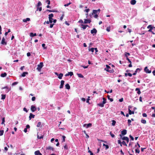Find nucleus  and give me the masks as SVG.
<instances>
[{
	"mask_svg": "<svg viewBox=\"0 0 155 155\" xmlns=\"http://www.w3.org/2000/svg\"><path fill=\"white\" fill-rule=\"evenodd\" d=\"M88 152L90 153V155H94L93 154V153L91 151L89 150Z\"/></svg>",
	"mask_w": 155,
	"mask_h": 155,
	"instance_id": "nucleus-64",
	"label": "nucleus"
},
{
	"mask_svg": "<svg viewBox=\"0 0 155 155\" xmlns=\"http://www.w3.org/2000/svg\"><path fill=\"white\" fill-rule=\"evenodd\" d=\"M69 75H70L71 76L72 75H73V72H68Z\"/></svg>",
	"mask_w": 155,
	"mask_h": 155,
	"instance_id": "nucleus-54",
	"label": "nucleus"
},
{
	"mask_svg": "<svg viewBox=\"0 0 155 155\" xmlns=\"http://www.w3.org/2000/svg\"><path fill=\"white\" fill-rule=\"evenodd\" d=\"M63 74L62 73H60L59 74H58V78L59 79H62V77H63Z\"/></svg>",
	"mask_w": 155,
	"mask_h": 155,
	"instance_id": "nucleus-24",
	"label": "nucleus"
},
{
	"mask_svg": "<svg viewBox=\"0 0 155 155\" xmlns=\"http://www.w3.org/2000/svg\"><path fill=\"white\" fill-rule=\"evenodd\" d=\"M91 22V20L88 19H85L84 22V23L87 24L90 23Z\"/></svg>",
	"mask_w": 155,
	"mask_h": 155,
	"instance_id": "nucleus-7",
	"label": "nucleus"
},
{
	"mask_svg": "<svg viewBox=\"0 0 155 155\" xmlns=\"http://www.w3.org/2000/svg\"><path fill=\"white\" fill-rule=\"evenodd\" d=\"M145 71L147 73H151V71L149 70V69H148L147 67H146L144 68V69Z\"/></svg>",
	"mask_w": 155,
	"mask_h": 155,
	"instance_id": "nucleus-4",
	"label": "nucleus"
},
{
	"mask_svg": "<svg viewBox=\"0 0 155 155\" xmlns=\"http://www.w3.org/2000/svg\"><path fill=\"white\" fill-rule=\"evenodd\" d=\"M77 75L78 77L80 78H83L84 77L83 75L81 74H78Z\"/></svg>",
	"mask_w": 155,
	"mask_h": 155,
	"instance_id": "nucleus-33",
	"label": "nucleus"
},
{
	"mask_svg": "<svg viewBox=\"0 0 155 155\" xmlns=\"http://www.w3.org/2000/svg\"><path fill=\"white\" fill-rule=\"evenodd\" d=\"M121 139L124 140H125L126 141L127 143H128L129 142V139L127 137H122Z\"/></svg>",
	"mask_w": 155,
	"mask_h": 155,
	"instance_id": "nucleus-10",
	"label": "nucleus"
},
{
	"mask_svg": "<svg viewBox=\"0 0 155 155\" xmlns=\"http://www.w3.org/2000/svg\"><path fill=\"white\" fill-rule=\"evenodd\" d=\"M71 4V2H69V3L67 4H65L64 5V6L65 7H66V6H68L69 5H70Z\"/></svg>",
	"mask_w": 155,
	"mask_h": 155,
	"instance_id": "nucleus-56",
	"label": "nucleus"
},
{
	"mask_svg": "<svg viewBox=\"0 0 155 155\" xmlns=\"http://www.w3.org/2000/svg\"><path fill=\"white\" fill-rule=\"evenodd\" d=\"M129 114L130 115H131V114H134V111H131V110L129 109Z\"/></svg>",
	"mask_w": 155,
	"mask_h": 155,
	"instance_id": "nucleus-27",
	"label": "nucleus"
},
{
	"mask_svg": "<svg viewBox=\"0 0 155 155\" xmlns=\"http://www.w3.org/2000/svg\"><path fill=\"white\" fill-rule=\"evenodd\" d=\"M143 117H146L147 116V114L146 113H143L142 114Z\"/></svg>",
	"mask_w": 155,
	"mask_h": 155,
	"instance_id": "nucleus-63",
	"label": "nucleus"
},
{
	"mask_svg": "<svg viewBox=\"0 0 155 155\" xmlns=\"http://www.w3.org/2000/svg\"><path fill=\"white\" fill-rule=\"evenodd\" d=\"M46 149L52 150V151H54V149L53 147L50 146H49L48 147H47Z\"/></svg>",
	"mask_w": 155,
	"mask_h": 155,
	"instance_id": "nucleus-16",
	"label": "nucleus"
},
{
	"mask_svg": "<svg viewBox=\"0 0 155 155\" xmlns=\"http://www.w3.org/2000/svg\"><path fill=\"white\" fill-rule=\"evenodd\" d=\"M1 44L3 45H6L7 42L5 41V39L4 37H3L2 38L1 41Z\"/></svg>",
	"mask_w": 155,
	"mask_h": 155,
	"instance_id": "nucleus-8",
	"label": "nucleus"
},
{
	"mask_svg": "<svg viewBox=\"0 0 155 155\" xmlns=\"http://www.w3.org/2000/svg\"><path fill=\"white\" fill-rule=\"evenodd\" d=\"M7 74L5 72L4 73H2L1 74V76L2 77H4L6 76Z\"/></svg>",
	"mask_w": 155,
	"mask_h": 155,
	"instance_id": "nucleus-28",
	"label": "nucleus"
},
{
	"mask_svg": "<svg viewBox=\"0 0 155 155\" xmlns=\"http://www.w3.org/2000/svg\"><path fill=\"white\" fill-rule=\"evenodd\" d=\"M127 121L128 123V126H129L130 125H131V124H130L131 123V120H130V119H128Z\"/></svg>",
	"mask_w": 155,
	"mask_h": 155,
	"instance_id": "nucleus-45",
	"label": "nucleus"
},
{
	"mask_svg": "<svg viewBox=\"0 0 155 155\" xmlns=\"http://www.w3.org/2000/svg\"><path fill=\"white\" fill-rule=\"evenodd\" d=\"M135 91H137V93L138 94H140L141 93L140 89L139 88H136Z\"/></svg>",
	"mask_w": 155,
	"mask_h": 155,
	"instance_id": "nucleus-15",
	"label": "nucleus"
},
{
	"mask_svg": "<svg viewBox=\"0 0 155 155\" xmlns=\"http://www.w3.org/2000/svg\"><path fill=\"white\" fill-rule=\"evenodd\" d=\"M65 87L66 89L69 90L70 88V87L69 84H67L65 85Z\"/></svg>",
	"mask_w": 155,
	"mask_h": 155,
	"instance_id": "nucleus-20",
	"label": "nucleus"
},
{
	"mask_svg": "<svg viewBox=\"0 0 155 155\" xmlns=\"http://www.w3.org/2000/svg\"><path fill=\"white\" fill-rule=\"evenodd\" d=\"M31 110L32 112H34L36 110V108L35 106L32 105L31 106Z\"/></svg>",
	"mask_w": 155,
	"mask_h": 155,
	"instance_id": "nucleus-6",
	"label": "nucleus"
},
{
	"mask_svg": "<svg viewBox=\"0 0 155 155\" xmlns=\"http://www.w3.org/2000/svg\"><path fill=\"white\" fill-rule=\"evenodd\" d=\"M81 25L82 27L81 28L83 29H85L87 27H89L88 25H84L83 24H81Z\"/></svg>",
	"mask_w": 155,
	"mask_h": 155,
	"instance_id": "nucleus-13",
	"label": "nucleus"
},
{
	"mask_svg": "<svg viewBox=\"0 0 155 155\" xmlns=\"http://www.w3.org/2000/svg\"><path fill=\"white\" fill-rule=\"evenodd\" d=\"M30 35L31 37H33L36 36L37 35V34L36 33L34 34L33 33L31 32L30 33Z\"/></svg>",
	"mask_w": 155,
	"mask_h": 155,
	"instance_id": "nucleus-22",
	"label": "nucleus"
},
{
	"mask_svg": "<svg viewBox=\"0 0 155 155\" xmlns=\"http://www.w3.org/2000/svg\"><path fill=\"white\" fill-rule=\"evenodd\" d=\"M43 62H40L39 64H38L37 65V70L38 71H40L41 68L43 66Z\"/></svg>",
	"mask_w": 155,
	"mask_h": 155,
	"instance_id": "nucleus-1",
	"label": "nucleus"
},
{
	"mask_svg": "<svg viewBox=\"0 0 155 155\" xmlns=\"http://www.w3.org/2000/svg\"><path fill=\"white\" fill-rule=\"evenodd\" d=\"M104 103H103L102 102V103L98 104L97 105L101 107H103L104 106Z\"/></svg>",
	"mask_w": 155,
	"mask_h": 155,
	"instance_id": "nucleus-25",
	"label": "nucleus"
},
{
	"mask_svg": "<svg viewBox=\"0 0 155 155\" xmlns=\"http://www.w3.org/2000/svg\"><path fill=\"white\" fill-rule=\"evenodd\" d=\"M112 126H114L116 123V121L114 120H113L112 121Z\"/></svg>",
	"mask_w": 155,
	"mask_h": 155,
	"instance_id": "nucleus-36",
	"label": "nucleus"
},
{
	"mask_svg": "<svg viewBox=\"0 0 155 155\" xmlns=\"http://www.w3.org/2000/svg\"><path fill=\"white\" fill-rule=\"evenodd\" d=\"M30 20V18H27L26 19H24L23 20V21L25 22H27V21H29Z\"/></svg>",
	"mask_w": 155,
	"mask_h": 155,
	"instance_id": "nucleus-26",
	"label": "nucleus"
},
{
	"mask_svg": "<svg viewBox=\"0 0 155 155\" xmlns=\"http://www.w3.org/2000/svg\"><path fill=\"white\" fill-rule=\"evenodd\" d=\"M141 122L143 124H145L146 123V121L145 120L142 119Z\"/></svg>",
	"mask_w": 155,
	"mask_h": 155,
	"instance_id": "nucleus-34",
	"label": "nucleus"
},
{
	"mask_svg": "<svg viewBox=\"0 0 155 155\" xmlns=\"http://www.w3.org/2000/svg\"><path fill=\"white\" fill-rule=\"evenodd\" d=\"M110 27H107V28H106V30L108 32H109L110 31Z\"/></svg>",
	"mask_w": 155,
	"mask_h": 155,
	"instance_id": "nucleus-48",
	"label": "nucleus"
},
{
	"mask_svg": "<svg viewBox=\"0 0 155 155\" xmlns=\"http://www.w3.org/2000/svg\"><path fill=\"white\" fill-rule=\"evenodd\" d=\"M4 131L3 130H0V136H2L3 134Z\"/></svg>",
	"mask_w": 155,
	"mask_h": 155,
	"instance_id": "nucleus-37",
	"label": "nucleus"
},
{
	"mask_svg": "<svg viewBox=\"0 0 155 155\" xmlns=\"http://www.w3.org/2000/svg\"><path fill=\"white\" fill-rule=\"evenodd\" d=\"M64 81L63 80H61V84L59 87V88L60 89H61L63 88L64 85Z\"/></svg>",
	"mask_w": 155,
	"mask_h": 155,
	"instance_id": "nucleus-5",
	"label": "nucleus"
},
{
	"mask_svg": "<svg viewBox=\"0 0 155 155\" xmlns=\"http://www.w3.org/2000/svg\"><path fill=\"white\" fill-rule=\"evenodd\" d=\"M153 27L151 26V25H150L147 27V28H150V29L148 30V31L150 32H152V30L153 29Z\"/></svg>",
	"mask_w": 155,
	"mask_h": 155,
	"instance_id": "nucleus-11",
	"label": "nucleus"
},
{
	"mask_svg": "<svg viewBox=\"0 0 155 155\" xmlns=\"http://www.w3.org/2000/svg\"><path fill=\"white\" fill-rule=\"evenodd\" d=\"M86 125H87L86 128H88V127H90L91 126L92 124L91 123H89L87 124H85L84 125V126H85Z\"/></svg>",
	"mask_w": 155,
	"mask_h": 155,
	"instance_id": "nucleus-30",
	"label": "nucleus"
},
{
	"mask_svg": "<svg viewBox=\"0 0 155 155\" xmlns=\"http://www.w3.org/2000/svg\"><path fill=\"white\" fill-rule=\"evenodd\" d=\"M98 10H93V12L90 14V16L91 17H92V15H93L94 14H97V13Z\"/></svg>",
	"mask_w": 155,
	"mask_h": 155,
	"instance_id": "nucleus-3",
	"label": "nucleus"
},
{
	"mask_svg": "<svg viewBox=\"0 0 155 155\" xmlns=\"http://www.w3.org/2000/svg\"><path fill=\"white\" fill-rule=\"evenodd\" d=\"M35 115L32 114L31 113H30V115L29 116V120H30L32 118H34L35 117Z\"/></svg>",
	"mask_w": 155,
	"mask_h": 155,
	"instance_id": "nucleus-18",
	"label": "nucleus"
},
{
	"mask_svg": "<svg viewBox=\"0 0 155 155\" xmlns=\"http://www.w3.org/2000/svg\"><path fill=\"white\" fill-rule=\"evenodd\" d=\"M107 97L108 99V100H109L111 102H112L113 101V100H114L112 98H110V96L109 95H107Z\"/></svg>",
	"mask_w": 155,
	"mask_h": 155,
	"instance_id": "nucleus-29",
	"label": "nucleus"
},
{
	"mask_svg": "<svg viewBox=\"0 0 155 155\" xmlns=\"http://www.w3.org/2000/svg\"><path fill=\"white\" fill-rule=\"evenodd\" d=\"M141 70V69L139 68H137L136 70L135 71V72L133 74V75H136V74H137V72H138V71L139 70V71H140Z\"/></svg>",
	"mask_w": 155,
	"mask_h": 155,
	"instance_id": "nucleus-21",
	"label": "nucleus"
},
{
	"mask_svg": "<svg viewBox=\"0 0 155 155\" xmlns=\"http://www.w3.org/2000/svg\"><path fill=\"white\" fill-rule=\"evenodd\" d=\"M2 122L1 123L2 124H4V122H5V117H3L2 118Z\"/></svg>",
	"mask_w": 155,
	"mask_h": 155,
	"instance_id": "nucleus-44",
	"label": "nucleus"
},
{
	"mask_svg": "<svg viewBox=\"0 0 155 155\" xmlns=\"http://www.w3.org/2000/svg\"><path fill=\"white\" fill-rule=\"evenodd\" d=\"M129 137H130V138L132 140H134V138L131 135H130Z\"/></svg>",
	"mask_w": 155,
	"mask_h": 155,
	"instance_id": "nucleus-57",
	"label": "nucleus"
},
{
	"mask_svg": "<svg viewBox=\"0 0 155 155\" xmlns=\"http://www.w3.org/2000/svg\"><path fill=\"white\" fill-rule=\"evenodd\" d=\"M35 155H42L39 150L35 151Z\"/></svg>",
	"mask_w": 155,
	"mask_h": 155,
	"instance_id": "nucleus-14",
	"label": "nucleus"
},
{
	"mask_svg": "<svg viewBox=\"0 0 155 155\" xmlns=\"http://www.w3.org/2000/svg\"><path fill=\"white\" fill-rule=\"evenodd\" d=\"M62 138L63 139L62 141V142H63L65 141V138H66V137L64 136H63Z\"/></svg>",
	"mask_w": 155,
	"mask_h": 155,
	"instance_id": "nucleus-40",
	"label": "nucleus"
},
{
	"mask_svg": "<svg viewBox=\"0 0 155 155\" xmlns=\"http://www.w3.org/2000/svg\"><path fill=\"white\" fill-rule=\"evenodd\" d=\"M46 2L48 3V5H49L50 4V0H47L46 1Z\"/></svg>",
	"mask_w": 155,
	"mask_h": 155,
	"instance_id": "nucleus-61",
	"label": "nucleus"
},
{
	"mask_svg": "<svg viewBox=\"0 0 155 155\" xmlns=\"http://www.w3.org/2000/svg\"><path fill=\"white\" fill-rule=\"evenodd\" d=\"M28 74V73L27 72H25L22 73L21 74V76L23 77H25L26 75V74Z\"/></svg>",
	"mask_w": 155,
	"mask_h": 155,
	"instance_id": "nucleus-23",
	"label": "nucleus"
},
{
	"mask_svg": "<svg viewBox=\"0 0 155 155\" xmlns=\"http://www.w3.org/2000/svg\"><path fill=\"white\" fill-rule=\"evenodd\" d=\"M49 19L50 23H52L53 22L52 20H53V19L52 18H49Z\"/></svg>",
	"mask_w": 155,
	"mask_h": 155,
	"instance_id": "nucleus-47",
	"label": "nucleus"
},
{
	"mask_svg": "<svg viewBox=\"0 0 155 155\" xmlns=\"http://www.w3.org/2000/svg\"><path fill=\"white\" fill-rule=\"evenodd\" d=\"M90 11V9L89 8L86 9L84 10V11L87 13L88 12Z\"/></svg>",
	"mask_w": 155,
	"mask_h": 155,
	"instance_id": "nucleus-60",
	"label": "nucleus"
},
{
	"mask_svg": "<svg viewBox=\"0 0 155 155\" xmlns=\"http://www.w3.org/2000/svg\"><path fill=\"white\" fill-rule=\"evenodd\" d=\"M103 146L105 147V149L107 150L109 148V146L107 145H106L105 144H103Z\"/></svg>",
	"mask_w": 155,
	"mask_h": 155,
	"instance_id": "nucleus-35",
	"label": "nucleus"
},
{
	"mask_svg": "<svg viewBox=\"0 0 155 155\" xmlns=\"http://www.w3.org/2000/svg\"><path fill=\"white\" fill-rule=\"evenodd\" d=\"M125 56L126 57V59L130 63H131V61L127 57V55L126 54H125Z\"/></svg>",
	"mask_w": 155,
	"mask_h": 155,
	"instance_id": "nucleus-32",
	"label": "nucleus"
},
{
	"mask_svg": "<svg viewBox=\"0 0 155 155\" xmlns=\"http://www.w3.org/2000/svg\"><path fill=\"white\" fill-rule=\"evenodd\" d=\"M1 96H2V98H1L2 99L4 100L5 99V97H6V95L5 94H2L1 95Z\"/></svg>",
	"mask_w": 155,
	"mask_h": 155,
	"instance_id": "nucleus-31",
	"label": "nucleus"
},
{
	"mask_svg": "<svg viewBox=\"0 0 155 155\" xmlns=\"http://www.w3.org/2000/svg\"><path fill=\"white\" fill-rule=\"evenodd\" d=\"M130 4L132 5H134L136 4V1L135 0H132L130 2Z\"/></svg>",
	"mask_w": 155,
	"mask_h": 155,
	"instance_id": "nucleus-19",
	"label": "nucleus"
},
{
	"mask_svg": "<svg viewBox=\"0 0 155 155\" xmlns=\"http://www.w3.org/2000/svg\"><path fill=\"white\" fill-rule=\"evenodd\" d=\"M64 149L67 150L68 149V146L67 144H65L64 146Z\"/></svg>",
	"mask_w": 155,
	"mask_h": 155,
	"instance_id": "nucleus-51",
	"label": "nucleus"
},
{
	"mask_svg": "<svg viewBox=\"0 0 155 155\" xmlns=\"http://www.w3.org/2000/svg\"><path fill=\"white\" fill-rule=\"evenodd\" d=\"M43 135H41L40 137H39L38 135H37V138L38 139H41L43 138Z\"/></svg>",
	"mask_w": 155,
	"mask_h": 155,
	"instance_id": "nucleus-41",
	"label": "nucleus"
},
{
	"mask_svg": "<svg viewBox=\"0 0 155 155\" xmlns=\"http://www.w3.org/2000/svg\"><path fill=\"white\" fill-rule=\"evenodd\" d=\"M48 16H49V18H52V17H53L54 16V15H53V14L51 13Z\"/></svg>",
	"mask_w": 155,
	"mask_h": 155,
	"instance_id": "nucleus-46",
	"label": "nucleus"
},
{
	"mask_svg": "<svg viewBox=\"0 0 155 155\" xmlns=\"http://www.w3.org/2000/svg\"><path fill=\"white\" fill-rule=\"evenodd\" d=\"M38 10L39 11H41L42 10V8L41 7H38L37 8V10Z\"/></svg>",
	"mask_w": 155,
	"mask_h": 155,
	"instance_id": "nucleus-52",
	"label": "nucleus"
},
{
	"mask_svg": "<svg viewBox=\"0 0 155 155\" xmlns=\"http://www.w3.org/2000/svg\"><path fill=\"white\" fill-rule=\"evenodd\" d=\"M103 103H104V104H105L106 102V99L104 98V97H103Z\"/></svg>",
	"mask_w": 155,
	"mask_h": 155,
	"instance_id": "nucleus-38",
	"label": "nucleus"
},
{
	"mask_svg": "<svg viewBox=\"0 0 155 155\" xmlns=\"http://www.w3.org/2000/svg\"><path fill=\"white\" fill-rule=\"evenodd\" d=\"M127 133V131L126 130L124 129L121 131V134L122 135H125Z\"/></svg>",
	"mask_w": 155,
	"mask_h": 155,
	"instance_id": "nucleus-12",
	"label": "nucleus"
},
{
	"mask_svg": "<svg viewBox=\"0 0 155 155\" xmlns=\"http://www.w3.org/2000/svg\"><path fill=\"white\" fill-rule=\"evenodd\" d=\"M91 34H96L97 32V30L95 28H93L92 30H91Z\"/></svg>",
	"mask_w": 155,
	"mask_h": 155,
	"instance_id": "nucleus-17",
	"label": "nucleus"
},
{
	"mask_svg": "<svg viewBox=\"0 0 155 155\" xmlns=\"http://www.w3.org/2000/svg\"><path fill=\"white\" fill-rule=\"evenodd\" d=\"M42 5L40 1L38 2V3L37 6L39 7V6L41 5Z\"/></svg>",
	"mask_w": 155,
	"mask_h": 155,
	"instance_id": "nucleus-50",
	"label": "nucleus"
},
{
	"mask_svg": "<svg viewBox=\"0 0 155 155\" xmlns=\"http://www.w3.org/2000/svg\"><path fill=\"white\" fill-rule=\"evenodd\" d=\"M94 50V48H91V49H89V51H91L92 52H93Z\"/></svg>",
	"mask_w": 155,
	"mask_h": 155,
	"instance_id": "nucleus-39",
	"label": "nucleus"
},
{
	"mask_svg": "<svg viewBox=\"0 0 155 155\" xmlns=\"http://www.w3.org/2000/svg\"><path fill=\"white\" fill-rule=\"evenodd\" d=\"M78 22L79 23H84L83 21L81 19L79 21H78Z\"/></svg>",
	"mask_w": 155,
	"mask_h": 155,
	"instance_id": "nucleus-62",
	"label": "nucleus"
},
{
	"mask_svg": "<svg viewBox=\"0 0 155 155\" xmlns=\"http://www.w3.org/2000/svg\"><path fill=\"white\" fill-rule=\"evenodd\" d=\"M41 124V123L40 122H39L38 123V124L37 125V127H40Z\"/></svg>",
	"mask_w": 155,
	"mask_h": 155,
	"instance_id": "nucleus-55",
	"label": "nucleus"
},
{
	"mask_svg": "<svg viewBox=\"0 0 155 155\" xmlns=\"http://www.w3.org/2000/svg\"><path fill=\"white\" fill-rule=\"evenodd\" d=\"M18 83V82H14L12 84V85L14 86V85H15L17 84Z\"/></svg>",
	"mask_w": 155,
	"mask_h": 155,
	"instance_id": "nucleus-59",
	"label": "nucleus"
},
{
	"mask_svg": "<svg viewBox=\"0 0 155 155\" xmlns=\"http://www.w3.org/2000/svg\"><path fill=\"white\" fill-rule=\"evenodd\" d=\"M64 16V14H63L61 16L60 18V20L61 21H62V20H63Z\"/></svg>",
	"mask_w": 155,
	"mask_h": 155,
	"instance_id": "nucleus-53",
	"label": "nucleus"
},
{
	"mask_svg": "<svg viewBox=\"0 0 155 155\" xmlns=\"http://www.w3.org/2000/svg\"><path fill=\"white\" fill-rule=\"evenodd\" d=\"M45 44L43 43L42 45V47L44 49H46L47 48V47H45Z\"/></svg>",
	"mask_w": 155,
	"mask_h": 155,
	"instance_id": "nucleus-42",
	"label": "nucleus"
},
{
	"mask_svg": "<svg viewBox=\"0 0 155 155\" xmlns=\"http://www.w3.org/2000/svg\"><path fill=\"white\" fill-rule=\"evenodd\" d=\"M106 68H105L104 69L106 71H107L109 72L110 73L112 72L113 70L111 69V68L109 66L107 65H106Z\"/></svg>",
	"mask_w": 155,
	"mask_h": 155,
	"instance_id": "nucleus-2",
	"label": "nucleus"
},
{
	"mask_svg": "<svg viewBox=\"0 0 155 155\" xmlns=\"http://www.w3.org/2000/svg\"><path fill=\"white\" fill-rule=\"evenodd\" d=\"M135 151L136 153H140V151L138 148L136 149L135 150Z\"/></svg>",
	"mask_w": 155,
	"mask_h": 155,
	"instance_id": "nucleus-43",
	"label": "nucleus"
},
{
	"mask_svg": "<svg viewBox=\"0 0 155 155\" xmlns=\"http://www.w3.org/2000/svg\"><path fill=\"white\" fill-rule=\"evenodd\" d=\"M6 89L7 90V92H8L9 91L11 90V88L10 87H9L8 86H6L5 87H2V89Z\"/></svg>",
	"mask_w": 155,
	"mask_h": 155,
	"instance_id": "nucleus-9",
	"label": "nucleus"
},
{
	"mask_svg": "<svg viewBox=\"0 0 155 155\" xmlns=\"http://www.w3.org/2000/svg\"><path fill=\"white\" fill-rule=\"evenodd\" d=\"M118 143L120 144V145L121 146H122V145L121 144L122 142H121V141L120 140H118Z\"/></svg>",
	"mask_w": 155,
	"mask_h": 155,
	"instance_id": "nucleus-58",
	"label": "nucleus"
},
{
	"mask_svg": "<svg viewBox=\"0 0 155 155\" xmlns=\"http://www.w3.org/2000/svg\"><path fill=\"white\" fill-rule=\"evenodd\" d=\"M123 145H125L126 146H127V144H126V142L124 141H122V143Z\"/></svg>",
	"mask_w": 155,
	"mask_h": 155,
	"instance_id": "nucleus-49",
	"label": "nucleus"
}]
</instances>
